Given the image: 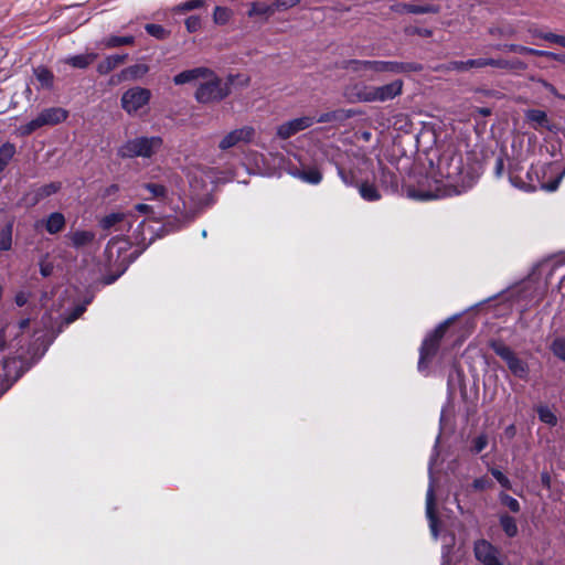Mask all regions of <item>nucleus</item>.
<instances>
[{
  "label": "nucleus",
  "mask_w": 565,
  "mask_h": 565,
  "mask_svg": "<svg viewBox=\"0 0 565 565\" xmlns=\"http://www.w3.org/2000/svg\"><path fill=\"white\" fill-rule=\"evenodd\" d=\"M438 172L445 181L436 192L412 191L409 195L418 200H431L441 196L458 195L466 192L472 185V178L463 168L461 156H443L438 163Z\"/></svg>",
  "instance_id": "obj_1"
},
{
  "label": "nucleus",
  "mask_w": 565,
  "mask_h": 565,
  "mask_svg": "<svg viewBox=\"0 0 565 565\" xmlns=\"http://www.w3.org/2000/svg\"><path fill=\"white\" fill-rule=\"evenodd\" d=\"M553 164H541V166H532L530 170L526 172L527 181L516 182V179L513 175H510L511 182L525 191L532 192L537 189H542L548 192H553L557 190L565 171L557 174V177L551 181L545 182L544 178L547 174L554 173Z\"/></svg>",
  "instance_id": "obj_2"
},
{
  "label": "nucleus",
  "mask_w": 565,
  "mask_h": 565,
  "mask_svg": "<svg viewBox=\"0 0 565 565\" xmlns=\"http://www.w3.org/2000/svg\"><path fill=\"white\" fill-rule=\"evenodd\" d=\"M403 81L395 79L382 86L356 85L354 86L353 102L359 103H385L399 96L403 92Z\"/></svg>",
  "instance_id": "obj_3"
},
{
  "label": "nucleus",
  "mask_w": 565,
  "mask_h": 565,
  "mask_svg": "<svg viewBox=\"0 0 565 565\" xmlns=\"http://www.w3.org/2000/svg\"><path fill=\"white\" fill-rule=\"evenodd\" d=\"M230 94V83L207 68L201 78L194 97L200 104H212L224 99Z\"/></svg>",
  "instance_id": "obj_4"
},
{
  "label": "nucleus",
  "mask_w": 565,
  "mask_h": 565,
  "mask_svg": "<svg viewBox=\"0 0 565 565\" xmlns=\"http://www.w3.org/2000/svg\"><path fill=\"white\" fill-rule=\"evenodd\" d=\"M162 146L160 137H139L128 140L118 149V156L121 158H150Z\"/></svg>",
  "instance_id": "obj_5"
},
{
  "label": "nucleus",
  "mask_w": 565,
  "mask_h": 565,
  "mask_svg": "<svg viewBox=\"0 0 565 565\" xmlns=\"http://www.w3.org/2000/svg\"><path fill=\"white\" fill-rule=\"evenodd\" d=\"M491 349L505 362L513 376L522 381H529L530 365L526 361L521 359L514 350L499 341L492 342Z\"/></svg>",
  "instance_id": "obj_6"
},
{
  "label": "nucleus",
  "mask_w": 565,
  "mask_h": 565,
  "mask_svg": "<svg viewBox=\"0 0 565 565\" xmlns=\"http://www.w3.org/2000/svg\"><path fill=\"white\" fill-rule=\"evenodd\" d=\"M67 110L61 107H51L43 109L34 119L20 127L23 136H29L43 126H54L66 120Z\"/></svg>",
  "instance_id": "obj_7"
},
{
  "label": "nucleus",
  "mask_w": 565,
  "mask_h": 565,
  "mask_svg": "<svg viewBox=\"0 0 565 565\" xmlns=\"http://www.w3.org/2000/svg\"><path fill=\"white\" fill-rule=\"evenodd\" d=\"M143 188L149 192L151 199L160 200L168 204L175 214L188 216L186 203L179 193L171 192L169 194L168 189L158 183H146Z\"/></svg>",
  "instance_id": "obj_8"
},
{
  "label": "nucleus",
  "mask_w": 565,
  "mask_h": 565,
  "mask_svg": "<svg viewBox=\"0 0 565 565\" xmlns=\"http://www.w3.org/2000/svg\"><path fill=\"white\" fill-rule=\"evenodd\" d=\"M151 92L148 88L135 86L127 89L120 99L122 109L130 116L138 115L150 102Z\"/></svg>",
  "instance_id": "obj_9"
},
{
  "label": "nucleus",
  "mask_w": 565,
  "mask_h": 565,
  "mask_svg": "<svg viewBox=\"0 0 565 565\" xmlns=\"http://www.w3.org/2000/svg\"><path fill=\"white\" fill-rule=\"evenodd\" d=\"M449 326V321H445L440 323L429 335H427L422 344L418 369L423 370L427 360H429L437 351L439 347V341L444 337L447 328Z\"/></svg>",
  "instance_id": "obj_10"
},
{
  "label": "nucleus",
  "mask_w": 565,
  "mask_h": 565,
  "mask_svg": "<svg viewBox=\"0 0 565 565\" xmlns=\"http://www.w3.org/2000/svg\"><path fill=\"white\" fill-rule=\"evenodd\" d=\"M315 124V117L311 116H302L299 118H294L286 122L280 124L276 128V136L279 139L286 140L296 134L308 129Z\"/></svg>",
  "instance_id": "obj_11"
},
{
  "label": "nucleus",
  "mask_w": 565,
  "mask_h": 565,
  "mask_svg": "<svg viewBox=\"0 0 565 565\" xmlns=\"http://www.w3.org/2000/svg\"><path fill=\"white\" fill-rule=\"evenodd\" d=\"M473 554L482 565H504L499 558V550L487 540L475 542Z\"/></svg>",
  "instance_id": "obj_12"
},
{
  "label": "nucleus",
  "mask_w": 565,
  "mask_h": 565,
  "mask_svg": "<svg viewBox=\"0 0 565 565\" xmlns=\"http://www.w3.org/2000/svg\"><path fill=\"white\" fill-rule=\"evenodd\" d=\"M255 135V130L250 126H244L237 129H234L226 134L220 141L218 148L221 150H228L233 147L239 146L242 143L249 142Z\"/></svg>",
  "instance_id": "obj_13"
},
{
  "label": "nucleus",
  "mask_w": 565,
  "mask_h": 565,
  "mask_svg": "<svg viewBox=\"0 0 565 565\" xmlns=\"http://www.w3.org/2000/svg\"><path fill=\"white\" fill-rule=\"evenodd\" d=\"M345 67L370 79L373 78L374 74L383 73L382 61L351 60Z\"/></svg>",
  "instance_id": "obj_14"
},
{
  "label": "nucleus",
  "mask_w": 565,
  "mask_h": 565,
  "mask_svg": "<svg viewBox=\"0 0 565 565\" xmlns=\"http://www.w3.org/2000/svg\"><path fill=\"white\" fill-rule=\"evenodd\" d=\"M426 515L429 521L431 535L438 537V519L435 514V491L433 481L430 482L426 494Z\"/></svg>",
  "instance_id": "obj_15"
},
{
  "label": "nucleus",
  "mask_w": 565,
  "mask_h": 565,
  "mask_svg": "<svg viewBox=\"0 0 565 565\" xmlns=\"http://www.w3.org/2000/svg\"><path fill=\"white\" fill-rule=\"evenodd\" d=\"M206 71L207 67L185 70L173 77V83L175 85L194 84L198 87Z\"/></svg>",
  "instance_id": "obj_16"
},
{
  "label": "nucleus",
  "mask_w": 565,
  "mask_h": 565,
  "mask_svg": "<svg viewBox=\"0 0 565 565\" xmlns=\"http://www.w3.org/2000/svg\"><path fill=\"white\" fill-rule=\"evenodd\" d=\"M383 73L402 74L420 72L423 66L418 63H403L394 61H382Z\"/></svg>",
  "instance_id": "obj_17"
},
{
  "label": "nucleus",
  "mask_w": 565,
  "mask_h": 565,
  "mask_svg": "<svg viewBox=\"0 0 565 565\" xmlns=\"http://www.w3.org/2000/svg\"><path fill=\"white\" fill-rule=\"evenodd\" d=\"M289 174L310 184H318L322 180L321 172L313 167H309L306 169L290 168Z\"/></svg>",
  "instance_id": "obj_18"
},
{
  "label": "nucleus",
  "mask_w": 565,
  "mask_h": 565,
  "mask_svg": "<svg viewBox=\"0 0 565 565\" xmlns=\"http://www.w3.org/2000/svg\"><path fill=\"white\" fill-rule=\"evenodd\" d=\"M61 185L57 182H51L36 189L33 193L26 195L30 205H35L41 200L56 193Z\"/></svg>",
  "instance_id": "obj_19"
},
{
  "label": "nucleus",
  "mask_w": 565,
  "mask_h": 565,
  "mask_svg": "<svg viewBox=\"0 0 565 565\" xmlns=\"http://www.w3.org/2000/svg\"><path fill=\"white\" fill-rule=\"evenodd\" d=\"M525 117L534 129H551L547 114L544 110L529 109L525 114Z\"/></svg>",
  "instance_id": "obj_20"
},
{
  "label": "nucleus",
  "mask_w": 565,
  "mask_h": 565,
  "mask_svg": "<svg viewBox=\"0 0 565 565\" xmlns=\"http://www.w3.org/2000/svg\"><path fill=\"white\" fill-rule=\"evenodd\" d=\"M127 54H115L107 56L104 61H102L98 66L97 71L99 74L105 75L111 72L114 68H116L118 65L122 64L126 58Z\"/></svg>",
  "instance_id": "obj_21"
},
{
  "label": "nucleus",
  "mask_w": 565,
  "mask_h": 565,
  "mask_svg": "<svg viewBox=\"0 0 565 565\" xmlns=\"http://www.w3.org/2000/svg\"><path fill=\"white\" fill-rule=\"evenodd\" d=\"M68 237L75 248H82L94 242L95 233L92 231H75Z\"/></svg>",
  "instance_id": "obj_22"
},
{
  "label": "nucleus",
  "mask_w": 565,
  "mask_h": 565,
  "mask_svg": "<svg viewBox=\"0 0 565 565\" xmlns=\"http://www.w3.org/2000/svg\"><path fill=\"white\" fill-rule=\"evenodd\" d=\"M65 217L60 212L51 213L45 220V230L50 234H57L65 227Z\"/></svg>",
  "instance_id": "obj_23"
},
{
  "label": "nucleus",
  "mask_w": 565,
  "mask_h": 565,
  "mask_svg": "<svg viewBox=\"0 0 565 565\" xmlns=\"http://www.w3.org/2000/svg\"><path fill=\"white\" fill-rule=\"evenodd\" d=\"M97 58L96 53H85L74 56H68L64 60V63L75 68H86Z\"/></svg>",
  "instance_id": "obj_24"
},
{
  "label": "nucleus",
  "mask_w": 565,
  "mask_h": 565,
  "mask_svg": "<svg viewBox=\"0 0 565 565\" xmlns=\"http://www.w3.org/2000/svg\"><path fill=\"white\" fill-rule=\"evenodd\" d=\"M125 218H126L125 213H121V212L110 213L100 220L99 225L105 231H109L111 228L119 231V230H121V227L118 225L120 223H122L125 221Z\"/></svg>",
  "instance_id": "obj_25"
},
{
  "label": "nucleus",
  "mask_w": 565,
  "mask_h": 565,
  "mask_svg": "<svg viewBox=\"0 0 565 565\" xmlns=\"http://www.w3.org/2000/svg\"><path fill=\"white\" fill-rule=\"evenodd\" d=\"M489 34L498 38V39H505V38H513L516 34V29L511 23H501L498 25H492L488 30Z\"/></svg>",
  "instance_id": "obj_26"
},
{
  "label": "nucleus",
  "mask_w": 565,
  "mask_h": 565,
  "mask_svg": "<svg viewBox=\"0 0 565 565\" xmlns=\"http://www.w3.org/2000/svg\"><path fill=\"white\" fill-rule=\"evenodd\" d=\"M135 38L132 35L117 36L110 35L100 41V45L105 49H114L122 45H132Z\"/></svg>",
  "instance_id": "obj_27"
},
{
  "label": "nucleus",
  "mask_w": 565,
  "mask_h": 565,
  "mask_svg": "<svg viewBox=\"0 0 565 565\" xmlns=\"http://www.w3.org/2000/svg\"><path fill=\"white\" fill-rule=\"evenodd\" d=\"M34 75L39 81L42 88H51L53 85L54 75L46 67L39 66L34 68Z\"/></svg>",
  "instance_id": "obj_28"
},
{
  "label": "nucleus",
  "mask_w": 565,
  "mask_h": 565,
  "mask_svg": "<svg viewBox=\"0 0 565 565\" xmlns=\"http://www.w3.org/2000/svg\"><path fill=\"white\" fill-rule=\"evenodd\" d=\"M149 71V67L145 64H136L125 68L121 74L126 79H137L146 75Z\"/></svg>",
  "instance_id": "obj_29"
},
{
  "label": "nucleus",
  "mask_w": 565,
  "mask_h": 565,
  "mask_svg": "<svg viewBox=\"0 0 565 565\" xmlns=\"http://www.w3.org/2000/svg\"><path fill=\"white\" fill-rule=\"evenodd\" d=\"M12 230L13 224L8 223L1 231H0V250L7 252L10 250L12 247Z\"/></svg>",
  "instance_id": "obj_30"
},
{
  "label": "nucleus",
  "mask_w": 565,
  "mask_h": 565,
  "mask_svg": "<svg viewBox=\"0 0 565 565\" xmlns=\"http://www.w3.org/2000/svg\"><path fill=\"white\" fill-rule=\"evenodd\" d=\"M350 117H351L350 113L345 114L344 110H333V111L321 114L318 118H315V122L326 124V122L342 120V119L350 118Z\"/></svg>",
  "instance_id": "obj_31"
},
{
  "label": "nucleus",
  "mask_w": 565,
  "mask_h": 565,
  "mask_svg": "<svg viewBox=\"0 0 565 565\" xmlns=\"http://www.w3.org/2000/svg\"><path fill=\"white\" fill-rule=\"evenodd\" d=\"M500 525H501L503 532L509 537H514L518 534V525H516V521L514 520V518H512L508 514H502L500 516Z\"/></svg>",
  "instance_id": "obj_32"
},
{
  "label": "nucleus",
  "mask_w": 565,
  "mask_h": 565,
  "mask_svg": "<svg viewBox=\"0 0 565 565\" xmlns=\"http://www.w3.org/2000/svg\"><path fill=\"white\" fill-rule=\"evenodd\" d=\"M540 420L546 425L555 426L557 424V417L554 412L546 405H540L536 408Z\"/></svg>",
  "instance_id": "obj_33"
},
{
  "label": "nucleus",
  "mask_w": 565,
  "mask_h": 565,
  "mask_svg": "<svg viewBox=\"0 0 565 565\" xmlns=\"http://www.w3.org/2000/svg\"><path fill=\"white\" fill-rule=\"evenodd\" d=\"M15 153L14 145L7 142L0 147V172L4 170Z\"/></svg>",
  "instance_id": "obj_34"
},
{
  "label": "nucleus",
  "mask_w": 565,
  "mask_h": 565,
  "mask_svg": "<svg viewBox=\"0 0 565 565\" xmlns=\"http://www.w3.org/2000/svg\"><path fill=\"white\" fill-rule=\"evenodd\" d=\"M359 192L360 195L366 201L372 202L381 199L379 190L373 184H370L367 182H364L359 186Z\"/></svg>",
  "instance_id": "obj_35"
},
{
  "label": "nucleus",
  "mask_w": 565,
  "mask_h": 565,
  "mask_svg": "<svg viewBox=\"0 0 565 565\" xmlns=\"http://www.w3.org/2000/svg\"><path fill=\"white\" fill-rule=\"evenodd\" d=\"M248 17L265 15L269 17L273 14L271 4L253 2L250 9L247 12Z\"/></svg>",
  "instance_id": "obj_36"
},
{
  "label": "nucleus",
  "mask_w": 565,
  "mask_h": 565,
  "mask_svg": "<svg viewBox=\"0 0 565 565\" xmlns=\"http://www.w3.org/2000/svg\"><path fill=\"white\" fill-rule=\"evenodd\" d=\"M403 9L408 13L425 14V13H437L439 8L436 6H417V4H404Z\"/></svg>",
  "instance_id": "obj_37"
},
{
  "label": "nucleus",
  "mask_w": 565,
  "mask_h": 565,
  "mask_svg": "<svg viewBox=\"0 0 565 565\" xmlns=\"http://www.w3.org/2000/svg\"><path fill=\"white\" fill-rule=\"evenodd\" d=\"M232 18L231 9L226 7H216L213 12V20L216 24L224 25Z\"/></svg>",
  "instance_id": "obj_38"
},
{
  "label": "nucleus",
  "mask_w": 565,
  "mask_h": 565,
  "mask_svg": "<svg viewBox=\"0 0 565 565\" xmlns=\"http://www.w3.org/2000/svg\"><path fill=\"white\" fill-rule=\"evenodd\" d=\"M533 34L537 38H541L547 42L556 43L563 47H565V35H558L552 32H533Z\"/></svg>",
  "instance_id": "obj_39"
},
{
  "label": "nucleus",
  "mask_w": 565,
  "mask_h": 565,
  "mask_svg": "<svg viewBox=\"0 0 565 565\" xmlns=\"http://www.w3.org/2000/svg\"><path fill=\"white\" fill-rule=\"evenodd\" d=\"M551 350L558 359L565 361V338H557L553 341Z\"/></svg>",
  "instance_id": "obj_40"
},
{
  "label": "nucleus",
  "mask_w": 565,
  "mask_h": 565,
  "mask_svg": "<svg viewBox=\"0 0 565 565\" xmlns=\"http://www.w3.org/2000/svg\"><path fill=\"white\" fill-rule=\"evenodd\" d=\"M299 0H276L271 3L273 14L277 11H285L297 6Z\"/></svg>",
  "instance_id": "obj_41"
},
{
  "label": "nucleus",
  "mask_w": 565,
  "mask_h": 565,
  "mask_svg": "<svg viewBox=\"0 0 565 565\" xmlns=\"http://www.w3.org/2000/svg\"><path fill=\"white\" fill-rule=\"evenodd\" d=\"M145 29L150 35H152L157 39H164L168 34L166 29L160 24L150 23V24H147L145 26Z\"/></svg>",
  "instance_id": "obj_42"
},
{
  "label": "nucleus",
  "mask_w": 565,
  "mask_h": 565,
  "mask_svg": "<svg viewBox=\"0 0 565 565\" xmlns=\"http://www.w3.org/2000/svg\"><path fill=\"white\" fill-rule=\"evenodd\" d=\"M500 499H501L502 504H504L507 508H509L510 511H512L514 513L520 511V503L513 497L502 493Z\"/></svg>",
  "instance_id": "obj_43"
},
{
  "label": "nucleus",
  "mask_w": 565,
  "mask_h": 565,
  "mask_svg": "<svg viewBox=\"0 0 565 565\" xmlns=\"http://www.w3.org/2000/svg\"><path fill=\"white\" fill-rule=\"evenodd\" d=\"M446 71L466 72L469 71L468 61H451L444 66Z\"/></svg>",
  "instance_id": "obj_44"
},
{
  "label": "nucleus",
  "mask_w": 565,
  "mask_h": 565,
  "mask_svg": "<svg viewBox=\"0 0 565 565\" xmlns=\"http://www.w3.org/2000/svg\"><path fill=\"white\" fill-rule=\"evenodd\" d=\"M488 445V436L486 434L479 435L472 441V451L475 454L481 452Z\"/></svg>",
  "instance_id": "obj_45"
},
{
  "label": "nucleus",
  "mask_w": 565,
  "mask_h": 565,
  "mask_svg": "<svg viewBox=\"0 0 565 565\" xmlns=\"http://www.w3.org/2000/svg\"><path fill=\"white\" fill-rule=\"evenodd\" d=\"M469 68H482L486 66L492 65V58L491 57H479V58H472L468 60Z\"/></svg>",
  "instance_id": "obj_46"
},
{
  "label": "nucleus",
  "mask_w": 565,
  "mask_h": 565,
  "mask_svg": "<svg viewBox=\"0 0 565 565\" xmlns=\"http://www.w3.org/2000/svg\"><path fill=\"white\" fill-rule=\"evenodd\" d=\"M185 28L190 33L198 32L201 29V19L198 15H191L185 20Z\"/></svg>",
  "instance_id": "obj_47"
},
{
  "label": "nucleus",
  "mask_w": 565,
  "mask_h": 565,
  "mask_svg": "<svg viewBox=\"0 0 565 565\" xmlns=\"http://www.w3.org/2000/svg\"><path fill=\"white\" fill-rule=\"evenodd\" d=\"M491 475L497 479V481L503 487L504 489H511V482L510 480L498 469H491Z\"/></svg>",
  "instance_id": "obj_48"
},
{
  "label": "nucleus",
  "mask_w": 565,
  "mask_h": 565,
  "mask_svg": "<svg viewBox=\"0 0 565 565\" xmlns=\"http://www.w3.org/2000/svg\"><path fill=\"white\" fill-rule=\"evenodd\" d=\"M86 310L85 306H77L70 315L64 318V323L70 324L78 319Z\"/></svg>",
  "instance_id": "obj_49"
},
{
  "label": "nucleus",
  "mask_w": 565,
  "mask_h": 565,
  "mask_svg": "<svg viewBox=\"0 0 565 565\" xmlns=\"http://www.w3.org/2000/svg\"><path fill=\"white\" fill-rule=\"evenodd\" d=\"M201 6H202V1L201 0H190V1H186V2L181 3L180 6H178V10L182 11V12H185V11H191V10L198 9Z\"/></svg>",
  "instance_id": "obj_50"
},
{
  "label": "nucleus",
  "mask_w": 565,
  "mask_h": 565,
  "mask_svg": "<svg viewBox=\"0 0 565 565\" xmlns=\"http://www.w3.org/2000/svg\"><path fill=\"white\" fill-rule=\"evenodd\" d=\"M527 68L526 63L521 60L514 58L510 60V72H520L525 71Z\"/></svg>",
  "instance_id": "obj_51"
},
{
  "label": "nucleus",
  "mask_w": 565,
  "mask_h": 565,
  "mask_svg": "<svg viewBox=\"0 0 565 565\" xmlns=\"http://www.w3.org/2000/svg\"><path fill=\"white\" fill-rule=\"evenodd\" d=\"M491 67L504 70L510 72V60L504 58H492Z\"/></svg>",
  "instance_id": "obj_52"
},
{
  "label": "nucleus",
  "mask_w": 565,
  "mask_h": 565,
  "mask_svg": "<svg viewBox=\"0 0 565 565\" xmlns=\"http://www.w3.org/2000/svg\"><path fill=\"white\" fill-rule=\"evenodd\" d=\"M339 175L343 183L347 185H353L354 184V175L351 172H345L343 169H338Z\"/></svg>",
  "instance_id": "obj_53"
},
{
  "label": "nucleus",
  "mask_w": 565,
  "mask_h": 565,
  "mask_svg": "<svg viewBox=\"0 0 565 565\" xmlns=\"http://www.w3.org/2000/svg\"><path fill=\"white\" fill-rule=\"evenodd\" d=\"M472 486L476 490H484L491 486V482L487 478H478Z\"/></svg>",
  "instance_id": "obj_54"
},
{
  "label": "nucleus",
  "mask_w": 565,
  "mask_h": 565,
  "mask_svg": "<svg viewBox=\"0 0 565 565\" xmlns=\"http://www.w3.org/2000/svg\"><path fill=\"white\" fill-rule=\"evenodd\" d=\"M542 56L548 57L565 64V53L558 54L550 51H543Z\"/></svg>",
  "instance_id": "obj_55"
},
{
  "label": "nucleus",
  "mask_w": 565,
  "mask_h": 565,
  "mask_svg": "<svg viewBox=\"0 0 565 565\" xmlns=\"http://www.w3.org/2000/svg\"><path fill=\"white\" fill-rule=\"evenodd\" d=\"M53 271V265L51 263L42 260L40 263V273L42 276L47 277Z\"/></svg>",
  "instance_id": "obj_56"
},
{
  "label": "nucleus",
  "mask_w": 565,
  "mask_h": 565,
  "mask_svg": "<svg viewBox=\"0 0 565 565\" xmlns=\"http://www.w3.org/2000/svg\"><path fill=\"white\" fill-rule=\"evenodd\" d=\"M540 83L542 84V86L547 90L550 92L551 94H553L554 96H556L557 98L562 99V94H559L557 92V89L548 82H546L545 79H540Z\"/></svg>",
  "instance_id": "obj_57"
},
{
  "label": "nucleus",
  "mask_w": 565,
  "mask_h": 565,
  "mask_svg": "<svg viewBox=\"0 0 565 565\" xmlns=\"http://www.w3.org/2000/svg\"><path fill=\"white\" fill-rule=\"evenodd\" d=\"M542 52H543L542 50H535V49H532V47L520 45L518 53H520V54H532V55H536V56H542V54H543Z\"/></svg>",
  "instance_id": "obj_58"
},
{
  "label": "nucleus",
  "mask_w": 565,
  "mask_h": 565,
  "mask_svg": "<svg viewBox=\"0 0 565 565\" xmlns=\"http://www.w3.org/2000/svg\"><path fill=\"white\" fill-rule=\"evenodd\" d=\"M382 180H383V182H390L394 189L397 186V181L393 173H390V172H386L383 170L382 171Z\"/></svg>",
  "instance_id": "obj_59"
},
{
  "label": "nucleus",
  "mask_w": 565,
  "mask_h": 565,
  "mask_svg": "<svg viewBox=\"0 0 565 565\" xmlns=\"http://www.w3.org/2000/svg\"><path fill=\"white\" fill-rule=\"evenodd\" d=\"M29 296L28 294L20 291L15 295L14 301L19 307L24 306L28 302Z\"/></svg>",
  "instance_id": "obj_60"
},
{
  "label": "nucleus",
  "mask_w": 565,
  "mask_h": 565,
  "mask_svg": "<svg viewBox=\"0 0 565 565\" xmlns=\"http://www.w3.org/2000/svg\"><path fill=\"white\" fill-rule=\"evenodd\" d=\"M519 47L520 45L519 44H505V45H495L494 49L495 50H508L510 52H519Z\"/></svg>",
  "instance_id": "obj_61"
},
{
  "label": "nucleus",
  "mask_w": 565,
  "mask_h": 565,
  "mask_svg": "<svg viewBox=\"0 0 565 565\" xmlns=\"http://www.w3.org/2000/svg\"><path fill=\"white\" fill-rule=\"evenodd\" d=\"M7 345L6 327L0 328V351L4 350Z\"/></svg>",
  "instance_id": "obj_62"
},
{
  "label": "nucleus",
  "mask_w": 565,
  "mask_h": 565,
  "mask_svg": "<svg viewBox=\"0 0 565 565\" xmlns=\"http://www.w3.org/2000/svg\"><path fill=\"white\" fill-rule=\"evenodd\" d=\"M136 211H138L139 213H149L152 211V207L148 204H145V203H139L135 206Z\"/></svg>",
  "instance_id": "obj_63"
},
{
  "label": "nucleus",
  "mask_w": 565,
  "mask_h": 565,
  "mask_svg": "<svg viewBox=\"0 0 565 565\" xmlns=\"http://www.w3.org/2000/svg\"><path fill=\"white\" fill-rule=\"evenodd\" d=\"M541 482L546 488L551 487V477H550V475L547 472H542V475H541Z\"/></svg>",
  "instance_id": "obj_64"
}]
</instances>
